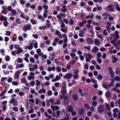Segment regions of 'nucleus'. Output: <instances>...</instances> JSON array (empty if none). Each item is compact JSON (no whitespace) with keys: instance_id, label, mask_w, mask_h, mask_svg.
Returning a JSON list of instances; mask_svg holds the SVG:
<instances>
[{"instance_id":"obj_30","label":"nucleus","mask_w":120,"mask_h":120,"mask_svg":"<svg viewBox=\"0 0 120 120\" xmlns=\"http://www.w3.org/2000/svg\"><path fill=\"white\" fill-rule=\"evenodd\" d=\"M24 67V64H18L16 66V68H22Z\"/></svg>"},{"instance_id":"obj_31","label":"nucleus","mask_w":120,"mask_h":120,"mask_svg":"<svg viewBox=\"0 0 120 120\" xmlns=\"http://www.w3.org/2000/svg\"><path fill=\"white\" fill-rule=\"evenodd\" d=\"M114 35L116 39H118L119 38V36L118 35V32L117 31H116L115 32Z\"/></svg>"},{"instance_id":"obj_58","label":"nucleus","mask_w":120,"mask_h":120,"mask_svg":"<svg viewBox=\"0 0 120 120\" xmlns=\"http://www.w3.org/2000/svg\"><path fill=\"white\" fill-rule=\"evenodd\" d=\"M30 21L32 23L33 25L35 24L36 23L35 21L33 19H30Z\"/></svg>"},{"instance_id":"obj_43","label":"nucleus","mask_w":120,"mask_h":120,"mask_svg":"<svg viewBox=\"0 0 120 120\" xmlns=\"http://www.w3.org/2000/svg\"><path fill=\"white\" fill-rule=\"evenodd\" d=\"M79 77V75L78 74H75V75L73 76L74 78L75 79H78Z\"/></svg>"},{"instance_id":"obj_7","label":"nucleus","mask_w":120,"mask_h":120,"mask_svg":"<svg viewBox=\"0 0 120 120\" xmlns=\"http://www.w3.org/2000/svg\"><path fill=\"white\" fill-rule=\"evenodd\" d=\"M87 43L90 45L93 44L94 42L93 40L91 38H87L86 39Z\"/></svg>"},{"instance_id":"obj_35","label":"nucleus","mask_w":120,"mask_h":120,"mask_svg":"<svg viewBox=\"0 0 120 120\" xmlns=\"http://www.w3.org/2000/svg\"><path fill=\"white\" fill-rule=\"evenodd\" d=\"M94 16V15L92 14L91 15H87L86 16V19H92Z\"/></svg>"},{"instance_id":"obj_25","label":"nucleus","mask_w":120,"mask_h":120,"mask_svg":"<svg viewBox=\"0 0 120 120\" xmlns=\"http://www.w3.org/2000/svg\"><path fill=\"white\" fill-rule=\"evenodd\" d=\"M72 98L74 100L76 101L77 100L78 98V97L77 95L74 94L72 95Z\"/></svg>"},{"instance_id":"obj_24","label":"nucleus","mask_w":120,"mask_h":120,"mask_svg":"<svg viewBox=\"0 0 120 120\" xmlns=\"http://www.w3.org/2000/svg\"><path fill=\"white\" fill-rule=\"evenodd\" d=\"M67 90L66 88H61V93L62 95H64L66 93Z\"/></svg>"},{"instance_id":"obj_2","label":"nucleus","mask_w":120,"mask_h":120,"mask_svg":"<svg viewBox=\"0 0 120 120\" xmlns=\"http://www.w3.org/2000/svg\"><path fill=\"white\" fill-rule=\"evenodd\" d=\"M84 55L86 58V62H90L92 58V55L89 54L85 53Z\"/></svg>"},{"instance_id":"obj_14","label":"nucleus","mask_w":120,"mask_h":120,"mask_svg":"<svg viewBox=\"0 0 120 120\" xmlns=\"http://www.w3.org/2000/svg\"><path fill=\"white\" fill-rule=\"evenodd\" d=\"M64 103L66 104H68L69 103V100L68 98L66 96H64Z\"/></svg>"},{"instance_id":"obj_15","label":"nucleus","mask_w":120,"mask_h":120,"mask_svg":"<svg viewBox=\"0 0 120 120\" xmlns=\"http://www.w3.org/2000/svg\"><path fill=\"white\" fill-rule=\"evenodd\" d=\"M55 34L59 36L61 38H62V35L60 32L57 30H56L55 31Z\"/></svg>"},{"instance_id":"obj_4","label":"nucleus","mask_w":120,"mask_h":120,"mask_svg":"<svg viewBox=\"0 0 120 120\" xmlns=\"http://www.w3.org/2000/svg\"><path fill=\"white\" fill-rule=\"evenodd\" d=\"M31 27V24H29L24 26L23 28V29L24 31H26L27 30H30Z\"/></svg>"},{"instance_id":"obj_60","label":"nucleus","mask_w":120,"mask_h":120,"mask_svg":"<svg viewBox=\"0 0 120 120\" xmlns=\"http://www.w3.org/2000/svg\"><path fill=\"white\" fill-rule=\"evenodd\" d=\"M114 79L116 81H120V77H119L118 76H116Z\"/></svg>"},{"instance_id":"obj_11","label":"nucleus","mask_w":120,"mask_h":120,"mask_svg":"<svg viewBox=\"0 0 120 120\" xmlns=\"http://www.w3.org/2000/svg\"><path fill=\"white\" fill-rule=\"evenodd\" d=\"M30 45H29L27 46H26L25 47V49H28L29 50H31L33 48V43L31 42L30 43Z\"/></svg>"},{"instance_id":"obj_34","label":"nucleus","mask_w":120,"mask_h":120,"mask_svg":"<svg viewBox=\"0 0 120 120\" xmlns=\"http://www.w3.org/2000/svg\"><path fill=\"white\" fill-rule=\"evenodd\" d=\"M62 89L66 88V82L65 81L63 82L62 84Z\"/></svg>"},{"instance_id":"obj_52","label":"nucleus","mask_w":120,"mask_h":120,"mask_svg":"<svg viewBox=\"0 0 120 120\" xmlns=\"http://www.w3.org/2000/svg\"><path fill=\"white\" fill-rule=\"evenodd\" d=\"M48 10H46L44 12V13L43 14V15L44 17L45 18H46L47 16V13L48 12Z\"/></svg>"},{"instance_id":"obj_10","label":"nucleus","mask_w":120,"mask_h":120,"mask_svg":"<svg viewBox=\"0 0 120 120\" xmlns=\"http://www.w3.org/2000/svg\"><path fill=\"white\" fill-rule=\"evenodd\" d=\"M100 43V41L98 39L96 38L94 39V43L95 45L99 46Z\"/></svg>"},{"instance_id":"obj_6","label":"nucleus","mask_w":120,"mask_h":120,"mask_svg":"<svg viewBox=\"0 0 120 120\" xmlns=\"http://www.w3.org/2000/svg\"><path fill=\"white\" fill-rule=\"evenodd\" d=\"M33 67L29 68V69L30 71H34L35 70H37L38 68V66L37 64H34L33 65Z\"/></svg>"},{"instance_id":"obj_26","label":"nucleus","mask_w":120,"mask_h":120,"mask_svg":"<svg viewBox=\"0 0 120 120\" xmlns=\"http://www.w3.org/2000/svg\"><path fill=\"white\" fill-rule=\"evenodd\" d=\"M55 70V67L54 66H53L52 67H49L48 68V70L49 71H51L52 70L54 71Z\"/></svg>"},{"instance_id":"obj_57","label":"nucleus","mask_w":120,"mask_h":120,"mask_svg":"<svg viewBox=\"0 0 120 120\" xmlns=\"http://www.w3.org/2000/svg\"><path fill=\"white\" fill-rule=\"evenodd\" d=\"M38 18L39 19H41L43 21H44L45 20V19L43 18L42 16L41 15H38Z\"/></svg>"},{"instance_id":"obj_18","label":"nucleus","mask_w":120,"mask_h":120,"mask_svg":"<svg viewBox=\"0 0 120 120\" xmlns=\"http://www.w3.org/2000/svg\"><path fill=\"white\" fill-rule=\"evenodd\" d=\"M107 8L109 10V11L112 12L114 11L112 5L109 4Z\"/></svg>"},{"instance_id":"obj_59","label":"nucleus","mask_w":120,"mask_h":120,"mask_svg":"<svg viewBox=\"0 0 120 120\" xmlns=\"http://www.w3.org/2000/svg\"><path fill=\"white\" fill-rule=\"evenodd\" d=\"M11 12L13 14V15H15L16 14V12L15 10L14 9H12L11 10Z\"/></svg>"},{"instance_id":"obj_62","label":"nucleus","mask_w":120,"mask_h":120,"mask_svg":"<svg viewBox=\"0 0 120 120\" xmlns=\"http://www.w3.org/2000/svg\"><path fill=\"white\" fill-rule=\"evenodd\" d=\"M19 40L20 41H22L23 40V37L22 36H20L18 37Z\"/></svg>"},{"instance_id":"obj_40","label":"nucleus","mask_w":120,"mask_h":120,"mask_svg":"<svg viewBox=\"0 0 120 120\" xmlns=\"http://www.w3.org/2000/svg\"><path fill=\"white\" fill-rule=\"evenodd\" d=\"M36 52L39 56H41L42 55V53H41V50L40 49H37Z\"/></svg>"},{"instance_id":"obj_23","label":"nucleus","mask_w":120,"mask_h":120,"mask_svg":"<svg viewBox=\"0 0 120 120\" xmlns=\"http://www.w3.org/2000/svg\"><path fill=\"white\" fill-rule=\"evenodd\" d=\"M51 108L53 111H55V110H57L59 109V107L56 105L55 106L52 105L51 106Z\"/></svg>"},{"instance_id":"obj_47","label":"nucleus","mask_w":120,"mask_h":120,"mask_svg":"<svg viewBox=\"0 0 120 120\" xmlns=\"http://www.w3.org/2000/svg\"><path fill=\"white\" fill-rule=\"evenodd\" d=\"M73 73L74 74H78L79 72V71L78 69L76 70L73 69Z\"/></svg>"},{"instance_id":"obj_61","label":"nucleus","mask_w":120,"mask_h":120,"mask_svg":"<svg viewBox=\"0 0 120 120\" xmlns=\"http://www.w3.org/2000/svg\"><path fill=\"white\" fill-rule=\"evenodd\" d=\"M102 86L104 88H105L106 89H107L109 86L108 85L106 84H103Z\"/></svg>"},{"instance_id":"obj_28","label":"nucleus","mask_w":120,"mask_h":120,"mask_svg":"<svg viewBox=\"0 0 120 120\" xmlns=\"http://www.w3.org/2000/svg\"><path fill=\"white\" fill-rule=\"evenodd\" d=\"M7 20V18L4 17L2 15H1V17L0 18V21H6Z\"/></svg>"},{"instance_id":"obj_19","label":"nucleus","mask_w":120,"mask_h":120,"mask_svg":"<svg viewBox=\"0 0 120 120\" xmlns=\"http://www.w3.org/2000/svg\"><path fill=\"white\" fill-rule=\"evenodd\" d=\"M63 37L64 39L63 40L64 42H67L68 41L67 35L65 34H64L63 35Z\"/></svg>"},{"instance_id":"obj_21","label":"nucleus","mask_w":120,"mask_h":120,"mask_svg":"<svg viewBox=\"0 0 120 120\" xmlns=\"http://www.w3.org/2000/svg\"><path fill=\"white\" fill-rule=\"evenodd\" d=\"M112 59H113V60L112 61V63H115L118 60V59L116 58L115 56H112Z\"/></svg>"},{"instance_id":"obj_13","label":"nucleus","mask_w":120,"mask_h":120,"mask_svg":"<svg viewBox=\"0 0 120 120\" xmlns=\"http://www.w3.org/2000/svg\"><path fill=\"white\" fill-rule=\"evenodd\" d=\"M98 48L96 46H94L92 50V51L94 53H96L98 50Z\"/></svg>"},{"instance_id":"obj_33","label":"nucleus","mask_w":120,"mask_h":120,"mask_svg":"<svg viewBox=\"0 0 120 120\" xmlns=\"http://www.w3.org/2000/svg\"><path fill=\"white\" fill-rule=\"evenodd\" d=\"M31 90L30 91V92L32 94H34L35 95H38V94L37 92H36L35 91V90L33 89L32 88L31 89Z\"/></svg>"},{"instance_id":"obj_39","label":"nucleus","mask_w":120,"mask_h":120,"mask_svg":"<svg viewBox=\"0 0 120 120\" xmlns=\"http://www.w3.org/2000/svg\"><path fill=\"white\" fill-rule=\"evenodd\" d=\"M84 110L82 108H81L79 109V112L80 115H82L84 113Z\"/></svg>"},{"instance_id":"obj_12","label":"nucleus","mask_w":120,"mask_h":120,"mask_svg":"<svg viewBox=\"0 0 120 120\" xmlns=\"http://www.w3.org/2000/svg\"><path fill=\"white\" fill-rule=\"evenodd\" d=\"M72 75L70 73H68L67 74L65 75L64 76V78H67L68 79H70L71 78Z\"/></svg>"},{"instance_id":"obj_45","label":"nucleus","mask_w":120,"mask_h":120,"mask_svg":"<svg viewBox=\"0 0 120 120\" xmlns=\"http://www.w3.org/2000/svg\"><path fill=\"white\" fill-rule=\"evenodd\" d=\"M14 47L15 49H22L20 47L19 45L16 44L15 45H14Z\"/></svg>"},{"instance_id":"obj_17","label":"nucleus","mask_w":120,"mask_h":120,"mask_svg":"<svg viewBox=\"0 0 120 120\" xmlns=\"http://www.w3.org/2000/svg\"><path fill=\"white\" fill-rule=\"evenodd\" d=\"M46 92V90L44 88L40 89L38 91V93L40 94H41L42 93H44Z\"/></svg>"},{"instance_id":"obj_50","label":"nucleus","mask_w":120,"mask_h":120,"mask_svg":"<svg viewBox=\"0 0 120 120\" xmlns=\"http://www.w3.org/2000/svg\"><path fill=\"white\" fill-rule=\"evenodd\" d=\"M91 81L93 82L94 84H96L97 83V81L95 79H94L93 78H91Z\"/></svg>"},{"instance_id":"obj_32","label":"nucleus","mask_w":120,"mask_h":120,"mask_svg":"<svg viewBox=\"0 0 120 120\" xmlns=\"http://www.w3.org/2000/svg\"><path fill=\"white\" fill-rule=\"evenodd\" d=\"M120 68L119 67H117L116 68L115 72L118 74L120 73Z\"/></svg>"},{"instance_id":"obj_1","label":"nucleus","mask_w":120,"mask_h":120,"mask_svg":"<svg viewBox=\"0 0 120 120\" xmlns=\"http://www.w3.org/2000/svg\"><path fill=\"white\" fill-rule=\"evenodd\" d=\"M97 109L99 113L102 112L105 110L104 106L103 105H99L97 108Z\"/></svg>"},{"instance_id":"obj_48","label":"nucleus","mask_w":120,"mask_h":120,"mask_svg":"<svg viewBox=\"0 0 120 120\" xmlns=\"http://www.w3.org/2000/svg\"><path fill=\"white\" fill-rule=\"evenodd\" d=\"M63 21L66 24H68L69 23V21L66 18H65L63 20Z\"/></svg>"},{"instance_id":"obj_42","label":"nucleus","mask_w":120,"mask_h":120,"mask_svg":"<svg viewBox=\"0 0 120 120\" xmlns=\"http://www.w3.org/2000/svg\"><path fill=\"white\" fill-rule=\"evenodd\" d=\"M21 82L23 83H25L27 82L26 79L25 77H23L21 80Z\"/></svg>"},{"instance_id":"obj_3","label":"nucleus","mask_w":120,"mask_h":120,"mask_svg":"<svg viewBox=\"0 0 120 120\" xmlns=\"http://www.w3.org/2000/svg\"><path fill=\"white\" fill-rule=\"evenodd\" d=\"M30 75L28 76L27 78L29 80H34L35 79L34 75L35 73L34 72H30Z\"/></svg>"},{"instance_id":"obj_16","label":"nucleus","mask_w":120,"mask_h":120,"mask_svg":"<svg viewBox=\"0 0 120 120\" xmlns=\"http://www.w3.org/2000/svg\"><path fill=\"white\" fill-rule=\"evenodd\" d=\"M67 11V9L66 8L65 6H63L62 7V8H61L60 9V11L64 13L65 12Z\"/></svg>"},{"instance_id":"obj_38","label":"nucleus","mask_w":120,"mask_h":120,"mask_svg":"<svg viewBox=\"0 0 120 120\" xmlns=\"http://www.w3.org/2000/svg\"><path fill=\"white\" fill-rule=\"evenodd\" d=\"M15 53L16 54H19L21 52H22V49H18V50H15Z\"/></svg>"},{"instance_id":"obj_9","label":"nucleus","mask_w":120,"mask_h":120,"mask_svg":"<svg viewBox=\"0 0 120 120\" xmlns=\"http://www.w3.org/2000/svg\"><path fill=\"white\" fill-rule=\"evenodd\" d=\"M20 74V72L18 71H16L14 75V78L15 79H18L19 77Z\"/></svg>"},{"instance_id":"obj_44","label":"nucleus","mask_w":120,"mask_h":120,"mask_svg":"<svg viewBox=\"0 0 120 120\" xmlns=\"http://www.w3.org/2000/svg\"><path fill=\"white\" fill-rule=\"evenodd\" d=\"M50 101L51 102V104L55 105V99L53 98H51L50 100Z\"/></svg>"},{"instance_id":"obj_64","label":"nucleus","mask_w":120,"mask_h":120,"mask_svg":"<svg viewBox=\"0 0 120 120\" xmlns=\"http://www.w3.org/2000/svg\"><path fill=\"white\" fill-rule=\"evenodd\" d=\"M33 36L35 38L37 39L39 36V35L37 34H34L33 35Z\"/></svg>"},{"instance_id":"obj_36","label":"nucleus","mask_w":120,"mask_h":120,"mask_svg":"<svg viewBox=\"0 0 120 120\" xmlns=\"http://www.w3.org/2000/svg\"><path fill=\"white\" fill-rule=\"evenodd\" d=\"M102 15L104 16V19H107V17L109 16V15L107 13H105L102 14Z\"/></svg>"},{"instance_id":"obj_8","label":"nucleus","mask_w":120,"mask_h":120,"mask_svg":"<svg viewBox=\"0 0 120 120\" xmlns=\"http://www.w3.org/2000/svg\"><path fill=\"white\" fill-rule=\"evenodd\" d=\"M9 102L11 103H12L14 106H17L18 104V101H15V98L12 99Z\"/></svg>"},{"instance_id":"obj_56","label":"nucleus","mask_w":120,"mask_h":120,"mask_svg":"<svg viewBox=\"0 0 120 120\" xmlns=\"http://www.w3.org/2000/svg\"><path fill=\"white\" fill-rule=\"evenodd\" d=\"M19 95L21 96H23L25 94V93L24 92L20 91L19 93Z\"/></svg>"},{"instance_id":"obj_41","label":"nucleus","mask_w":120,"mask_h":120,"mask_svg":"<svg viewBox=\"0 0 120 120\" xmlns=\"http://www.w3.org/2000/svg\"><path fill=\"white\" fill-rule=\"evenodd\" d=\"M60 22H61L60 25V27L61 28H64L65 26V25L62 20V21H59Z\"/></svg>"},{"instance_id":"obj_53","label":"nucleus","mask_w":120,"mask_h":120,"mask_svg":"<svg viewBox=\"0 0 120 120\" xmlns=\"http://www.w3.org/2000/svg\"><path fill=\"white\" fill-rule=\"evenodd\" d=\"M116 41L114 40H112L111 41V43L113 44L114 46H115L116 45Z\"/></svg>"},{"instance_id":"obj_27","label":"nucleus","mask_w":120,"mask_h":120,"mask_svg":"<svg viewBox=\"0 0 120 120\" xmlns=\"http://www.w3.org/2000/svg\"><path fill=\"white\" fill-rule=\"evenodd\" d=\"M51 55L52 57V58H51V56L49 57V58L52 60H53L54 59V57L55 56V54L54 53H53L52 54H51Z\"/></svg>"},{"instance_id":"obj_5","label":"nucleus","mask_w":120,"mask_h":120,"mask_svg":"<svg viewBox=\"0 0 120 120\" xmlns=\"http://www.w3.org/2000/svg\"><path fill=\"white\" fill-rule=\"evenodd\" d=\"M57 18L58 19L59 21H62V17H66V15L65 14L60 13L59 14L57 15L56 16Z\"/></svg>"},{"instance_id":"obj_22","label":"nucleus","mask_w":120,"mask_h":120,"mask_svg":"<svg viewBox=\"0 0 120 120\" xmlns=\"http://www.w3.org/2000/svg\"><path fill=\"white\" fill-rule=\"evenodd\" d=\"M60 79V77L57 75L56 76L55 78L52 80V81L53 82H55L59 80Z\"/></svg>"},{"instance_id":"obj_20","label":"nucleus","mask_w":120,"mask_h":120,"mask_svg":"<svg viewBox=\"0 0 120 120\" xmlns=\"http://www.w3.org/2000/svg\"><path fill=\"white\" fill-rule=\"evenodd\" d=\"M67 110L69 112H71L73 109V108L71 105H70L67 107Z\"/></svg>"},{"instance_id":"obj_63","label":"nucleus","mask_w":120,"mask_h":120,"mask_svg":"<svg viewBox=\"0 0 120 120\" xmlns=\"http://www.w3.org/2000/svg\"><path fill=\"white\" fill-rule=\"evenodd\" d=\"M12 84L14 85L17 86L19 83L15 81H14L12 82Z\"/></svg>"},{"instance_id":"obj_37","label":"nucleus","mask_w":120,"mask_h":120,"mask_svg":"<svg viewBox=\"0 0 120 120\" xmlns=\"http://www.w3.org/2000/svg\"><path fill=\"white\" fill-rule=\"evenodd\" d=\"M111 94V93L110 92L108 91L106 93L105 95L107 98H109Z\"/></svg>"},{"instance_id":"obj_29","label":"nucleus","mask_w":120,"mask_h":120,"mask_svg":"<svg viewBox=\"0 0 120 120\" xmlns=\"http://www.w3.org/2000/svg\"><path fill=\"white\" fill-rule=\"evenodd\" d=\"M115 106H118L120 108V99H119L115 103Z\"/></svg>"},{"instance_id":"obj_55","label":"nucleus","mask_w":120,"mask_h":120,"mask_svg":"<svg viewBox=\"0 0 120 120\" xmlns=\"http://www.w3.org/2000/svg\"><path fill=\"white\" fill-rule=\"evenodd\" d=\"M17 62L19 63H21L22 62V60L21 58H18L17 59Z\"/></svg>"},{"instance_id":"obj_46","label":"nucleus","mask_w":120,"mask_h":120,"mask_svg":"<svg viewBox=\"0 0 120 120\" xmlns=\"http://www.w3.org/2000/svg\"><path fill=\"white\" fill-rule=\"evenodd\" d=\"M55 62L57 64L59 65H60L61 64V62L58 61V59H55Z\"/></svg>"},{"instance_id":"obj_54","label":"nucleus","mask_w":120,"mask_h":120,"mask_svg":"<svg viewBox=\"0 0 120 120\" xmlns=\"http://www.w3.org/2000/svg\"><path fill=\"white\" fill-rule=\"evenodd\" d=\"M10 59V57L8 55H6L5 57V59L6 61H9Z\"/></svg>"},{"instance_id":"obj_49","label":"nucleus","mask_w":120,"mask_h":120,"mask_svg":"<svg viewBox=\"0 0 120 120\" xmlns=\"http://www.w3.org/2000/svg\"><path fill=\"white\" fill-rule=\"evenodd\" d=\"M103 76L101 75H99L97 77V79L98 80H101L102 79Z\"/></svg>"},{"instance_id":"obj_51","label":"nucleus","mask_w":120,"mask_h":120,"mask_svg":"<svg viewBox=\"0 0 120 120\" xmlns=\"http://www.w3.org/2000/svg\"><path fill=\"white\" fill-rule=\"evenodd\" d=\"M84 32L83 31H82L79 33V36L81 37H83L84 36Z\"/></svg>"}]
</instances>
